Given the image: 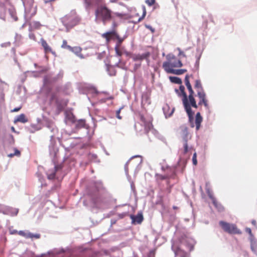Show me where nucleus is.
Here are the masks:
<instances>
[{
	"label": "nucleus",
	"mask_w": 257,
	"mask_h": 257,
	"mask_svg": "<svg viewBox=\"0 0 257 257\" xmlns=\"http://www.w3.org/2000/svg\"><path fill=\"white\" fill-rule=\"evenodd\" d=\"M189 76L186 75L185 78V84L188 90L189 95L187 96L185 92V87L184 86L181 85L179 89L183 96L182 102L184 107L189 117L191 118L194 114L191 109V107L197 108H198V105L194 98V92L189 82Z\"/></svg>",
	"instance_id": "nucleus-1"
},
{
	"label": "nucleus",
	"mask_w": 257,
	"mask_h": 257,
	"mask_svg": "<svg viewBox=\"0 0 257 257\" xmlns=\"http://www.w3.org/2000/svg\"><path fill=\"white\" fill-rule=\"evenodd\" d=\"M183 65L181 60L174 55L169 54L166 56V61L163 63L162 67L167 73L172 71L174 68L181 67Z\"/></svg>",
	"instance_id": "nucleus-2"
},
{
	"label": "nucleus",
	"mask_w": 257,
	"mask_h": 257,
	"mask_svg": "<svg viewBox=\"0 0 257 257\" xmlns=\"http://www.w3.org/2000/svg\"><path fill=\"white\" fill-rule=\"evenodd\" d=\"M50 101H54L57 108L59 110H62L68 103V99L62 98L61 94V89L57 87L55 91L51 93L50 98Z\"/></svg>",
	"instance_id": "nucleus-3"
},
{
	"label": "nucleus",
	"mask_w": 257,
	"mask_h": 257,
	"mask_svg": "<svg viewBox=\"0 0 257 257\" xmlns=\"http://www.w3.org/2000/svg\"><path fill=\"white\" fill-rule=\"evenodd\" d=\"M222 229L229 234H241V231L239 229L235 224L229 223L223 221L219 222Z\"/></svg>",
	"instance_id": "nucleus-4"
},
{
	"label": "nucleus",
	"mask_w": 257,
	"mask_h": 257,
	"mask_svg": "<svg viewBox=\"0 0 257 257\" xmlns=\"http://www.w3.org/2000/svg\"><path fill=\"white\" fill-rule=\"evenodd\" d=\"M61 21L68 30L71 29L78 23V20L75 17H62Z\"/></svg>",
	"instance_id": "nucleus-5"
},
{
	"label": "nucleus",
	"mask_w": 257,
	"mask_h": 257,
	"mask_svg": "<svg viewBox=\"0 0 257 257\" xmlns=\"http://www.w3.org/2000/svg\"><path fill=\"white\" fill-rule=\"evenodd\" d=\"M151 54L149 52H145L142 54H134L131 55V58L134 61H142L145 60L147 61L148 63H149V58Z\"/></svg>",
	"instance_id": "nucleus-6"
},
{
	"label": "nucleus",
	"mask_w": 257,
	"mask_h": 257,
	"mask_svg": "<svg viewBox=\"0 0 257 257\" xmlns=\"http://www.w3.org/2000/svg\"><path fill=\"white\" fill-rule=\"evenodd\" d=\"M197 95L199 99L198 105H204L206 109H209L208 101L207 99L205 91L198 92Z\"/></svg>",
	"instance_id": "nucleus-7"
},
{
	"label": "nucleus",
	"mask_w": 257,
	"mask_h": 257,
	"mask_svg": "<svg viewBox=\"0 0 257 257\" xmlns=\"http://www.w3.org/2000/svg\"><path fill=\"white\" fill-rule=\"evenodd\" d=\"M102 37L106 39L107 42H109L110 40L114 38H118V35L116 30L113 29L111 31L105 33L102 35Z\"/></svg>",
	"instance_id": "nucleus-8"
},
{
	"label": "nucleus",
	"mask_w": 257,
	"mask_h": 257,
	"mask_svg": "<svg viewBox=\"0 0 257 257\" xmlns=\"http://www.w3.org/2000/svg\"><path fill=\"white\" fill-rule=\"evenodd\" d=\"M111 11L105 7H99L96 11V16H111Z\"/></svg>",
	"instance_id": "nucleus-9"
},
{
	"label": "nucleus",
	"mask_w": 257,
	"mask_h": 257,
	"mask_svg": "<svg viewBox=\"0 0 257 257\" xmlns=\"http://www.w3.org/2000/svg\"><path fill=\"white\" fill-rule=\"evenodd\" d=\"M18 234L21 236H22L26 238H39L40 235L39 234H33L29 231H25L23 230L19 231Z\"/></svg>",
	"instance_id": "nucleus-10"
},
{
	"label": "nucleus",
	"mask_w": 257,
	"mask_h": 257,
	"mask_svg": "<svg viewBox=\"0 0 257 257\" xmlns=\"http://www.w3.org/2000/svg\"><path fill=\"white\" fill-rule=\"evenodd\" d=\"M180 133L181 137L183 139V142H185V141H188V140L190 138L188 133V128L185 126H181L180 127Z\"/></svg>",
	"instance_id": "nucleus-11"
},
{
	"label": "nucleus",
	"mask_w": 257,
	"mask_h": 257,
	"mask_svg": "<svg viewBox=\"0 0 257 257\" xmlns=\"http://www.w3.org/2000/svg\"><path fill=\"white\" fill-rule=\"evenodd\" d=\"M141 120L144 123L145 128L146 132H148L153 128V124L152 123V119L147 120L144 116L141 115L140 116Z\"/></svg>",
	"instance_id": "nucleus-12"
},
{
	"label": "nucleus",
	"mask_w": 257,
	"mask_h": 257,
	"mask_svg": "<svg viewBox=\"0 0 257 257\" xmlns=\"http://www.w3.org/2000/svg\"><path fill=\"white\" fill-rule=\"evenodd\" d=\"M131 218L132 220L133 223H138L140 224L143 220V216L142 213H139L137 215H132L131 216Z\"/></svg>",
	"instance_id": "nucleus-13"
},
{
	"label": "nucleus",
	"mask_w": 257,
	"mask_h": 257,
	"mask_svg": "<svg viewBox=\"0 0 257 257\" xmlns=\"http://www.w3.org/2000/svg\"><path fill=\"white\" fill-rule=\"evenodd\" d=\"M41 42L42 47L44 49V52L46 54L49 53H52V54H55V52H53L51 48L49 46L47 42L43 39H41Z\"/></svg>",
	"instance_id": "nucleus-14"
},
{
	"label": "nucleus",
	"mask_w": 257,
	"mask_h": 257,
	"mask_svg": "<svg viewBox=\"0 0 257 257\" xmlns=\"http://www.w3.org/2000/svg\"><path fill=\"white\" fill-rule=\"evenodd\" d=\"M136 11L137 16H146L147 14L146 7L144 6L139 7Z\"/></svg>",
	"instance_id": "nucleus-15"
},
{
	"label": "nucleus",
	"mask_w": 257,
	"mask_h": 257,
	"mask_svg": "<svg viewBox=\"0 0 257 257\" xmlns=\"http://www.w3.org/2000/svg\"><path fill=\"white\" fill-rule=\"evenodd\" d=\"M70 51L74 53L76 55L81 58H83V56L81 54L82 49L80 47H72L70 50Z\"/></svg>",
	"instance_id": "nucleus-16"
},
{
	"label": "nucleus",
	"mask_w": 257,
	"mask_h": 257,
	"mask_svg": "<svg viewBox=\"0 0 257 257\" xmlns=\"http://www.w3.org/2000/svg\"><path fill=\"white\" fill-rule=\"evenodd\" d=\"M202 121V117H201L200 112H197L195 118L196 128L197 130L199 129Z\"/></svg>",
	"instance_id": "nucleus-17"
},
{
	"label": "nucleus",
	"mask_w": 257,
	"mask_h": 257,
	"mask_svg": "<svg viewBox=\"0 0 257 257\" xmlns=\"http://www.w3.org/2000/svg\"><path fill=\"white\" fill-rule=\"evenodd\" d=\"M28 121L24 114H21L15 119L14 122H20L22 123H26Z\"/></svg>",
	"instance_id": "nucleus-18"
},
{
	"label": "nucleus",
	"mask_w": 257,
	"mask_h": 257,
	"mask_svg": "<svg viewBox=\"0 0 257 257\" xmlns=\"http://www.w3.org/2000/svg\"><path fill=\"white\" fill-rule=\"evenodd\" d=\"M195 88L196 89L197 93L198 92L204 91V89L202 87L201 81L200 80H196L195 81V84L194 86Z\"/></svg>",
	"instance_id": "nucleus-19"
},
{
	"label": "nucleus",
	"mask_w": 257,
	"mask_h": 257,
	"mask_svg": "<svg viewBox=\"0 0 257 257\" xmlns=\"http://www.w3.org/2000/svg\"><path fill=\"white\" fill-rule=\"evenodd\" d=\"M250 242V247L252 251L255 252L256 250L257 247V242L255 240V238H252L249 239Z\"/></svg>",
	"instance_id": "nucleus-20"
},
{
	"label": "nucleus",
	"mask_w": 257,
	"mask_h": 257,
	"mask_svg": "<svg viewBox=\"0 0 257 257\" xmlns=\"http://www.w3.org/2000/svg\"><path fill=\"white\" fill-rule=\"evenodd\" d=\"M43 25H41L39 22H33L30 24L31 29L35 30H38L41 28Z\"/></svg>",
	"instance_id": "nucleus-21"
},
{
	"label": "nucleus",
	"mask_w": 257,
	"mask_h": 257,
	"mask_svg": "<svg viewBox=\"0 0 257 257\" xmlns=\"http://www.w3.org/2000/svg\"><path fill=\"white\" fill-rule=\"evenodd\" d=\"M59 168H60V167L59 166H56L54 168V171H53L52 173H50L48 174V178L49 179H54L55 177L56 172Z\"/></svg>",
	"instance_id": "nucleus-22"
},
{
	"label": "nucleus",
	"mask_w": 257,
	"mask_h": 257,
	"mask_svg": "<svg viewBox=\"0 0 257 257\" xmlns=\"http://www.w3.org/2000/svg\"><path fill=\"white\" fill-rule=\"evenodd\" d=\"M187 71L186 69H173L172 71H170L169 73L174 74L176 75H181Z\"/></svg>",
	"instance_id": "nucleus-23"
},
{
	"label": "nucleus",
	"mask_w": 257,
	"mask_h": 257,
	"mask_svg": "<svg viewBox=\"0 0 257 257\" xmlns=\"http://www.w3.org/2000/svg\"><path fill=\"white\" fill-rule=\"evenodd\" d=\"M170 81L174 83L178 84H181L182 83V80L181 79L176 76H171L170 77Z\"/></svg>",
	"instance_id": "nucleus-24"
},
{
	"label": "nucleus",
	"mask_w": 257,
	"mask_h": 257,
	"mask_svg": "<svg viewBox=\"0 0 257 257\" xmlns=\"http://www.w3.org/2000/svg\"><path fill=\"white\" fill-rule=\"evenodd\" d=\"M156 177L157 180H163L169 179L170 177V176L168 174L163 175L161 174H156Z\"/></svg>",
	"instance_id": "nucleus-25"
},
{
	"label": "nucleus",
	"mask_w": 257,
	"mask_h": 257,
	"mask_svg": "<svg viewBox=\"0 0 257 257\" xmlns=\"http://www.w3.org/2000/svg\"><path fill=\"white\" fill-rule=\"evenodd\" d=\"M6 138L9 141V143L10 145H13L15 143V139L12 135L9 134L6 137Z\"/></svg>",
	"instance_id": "nucleus-26"
},
{
	"label": "nucleus",
	"mask_w": 257,
	"mask_h": 257,
	"mask_svg": "<svg viewBox=\"0 0 257 257\" xmlns=\"http://www.w3.org/2000/svg\"><path fill=\"white\" fill-rule=\"evenodd\" d=\"M61 47L63 49H66L69 50V51L71 49V47L68 45H67V41L64 40L62 42V44L61 45Z\"/></svg>",
	"instance_id": "nucleus-27"
},
{
	"label": "nucleus",
	"mask_w": 257,
	"mask_h": 257,
	"mask_svg": "<svg viewBox=\"0 0 257 257\" xmlns=\"http://www.w3.org/2000/svg\"><path fill=\"white\" fill-rule=\"evenodd\" d=\"M21 152L17 149H15V153L9 154L8 156L9 157L12 158L14 156H20Z\"/></svg>",
	"instance_id": "nucleus-28"
},
{
	"label": "nucleus",
	"mask_w": 257,
	"mask_h": 257,
	"mask_svg": "<svg viewBox=\"0 0 257 257\" xmlns=\"http://www.w3.org/2000/svg\"><path fill=\"white\" fill-rule=\"evenodd\" d=\"M85 7L86 9H89L92 5V3L91 0H84Z\"/></svg>",
	"instance_id": "nucleus-29"
},
{
	"label": "nucleus",
	"mask_w": 257,
	"mask_h": 257,
	"mask_svg": "<svg viewBox=\"0 0 257 257\" xmlns=\"http://www.w3.org/2000/svg\"><path fill=\"white\" fill-rule=\"evenodd\" d=\"M114 50H115V53L117 56H120V57L121 56V55H122V53L121 51L119 49L118 45L115 46V47L114 48Z\"/></svg>",
	"instance_id": "nucleus-30"
},
{
	"label": "nucleus",
	"mask_w": 257,
	"mask_h": 257,
	"mask_svg": "<svg viewBox=\"0 0 257 257\" xmlns=\"http://www.w3.org/2000/svg\"><path fill=\"white\" fill-rule=\"evenodd\" d=\"M245 231L248 233L249 235V239L254 238L253 234L252 233L251 230L250 228L246 227L245 228Z\"/></svg>",
	"instance_id": "nucleus-31"
},
{
	"label": "nucleus",
	"mask_w": 257,
	"mask_h": 257,
	"mask_svg": "<svg viewBox=\"0 0 257 257\" xmlns=\"http://www.w3.org/2000/svg\"><path fill=\"white\" fill-rule=\"evenodd\" d=\"M184 154H186L188 152V146L187 141L183 142Z\"/></svg>",
	"instance_id": "nucleus-32"
},
{
	"label": "nucleus",
	"mask_w": 257,
	"mask_h": 257,
	"mask_svg": "<svg viewBox=\"0 0 257 257\" xmlns=\"http://www.w3.org/2000/svg\"><path fill=\"white\" fill-rule=\"evenodd\" d=\"M207 194H208V196H209V197H210V198L212 200L213 204H214L215 206H216V205H217V203H216V201H215V200L214 198L213 197V196H212V195L211 193H210V192L209 191V190H207Z\"/></svg>",
	"instance_id": "nucleus-33"
},
{
	"label": "nucleus",
	"mask_w": 257,
	"mask_h": 257,
	"mask_svg": "<svg viewBox=\"0 0 257 257\" xmlns=\"http://www.w3.org/2000/svg\"><path fill=\"white\" fill-rule=\"evenodd\" d=\"M192 162L194 165H196L197 164V154L195 152L193 154L192 157Z\"/></svg>",
	"instance_id": "nucleus-34"
},
{
	"label": "nucleus",
	"mask_w": 257,
	"mask_h": 257,
	"mask_svg": "<svg viewBox=\"0 0 257 257\" xmlns=\"http://www.w3.org/2000/svg\"><path fill=\"white\" fill-rule=\"evenodd\" d=\"M145 3L148 6H152L155 4L156 0H146Z\"/></svg>",
	"instance_id": "nucleus-35"
},
{
	"label": "nucleus",
	"mask_w": 257,
	"mask_h": 257,
	"mask_svg": "<svg viewBox=\"0 0 257 257\" xmlns=\"http://www.w3.org/2000/svg\"><path fill=\"white\" fill-rule=\"evenodd\" d=\"M123 108V107H120L118 110L116 111V117L119 119H121L122 117L120 115V112L121 110Z\"/></svg>",
	"instance_id": "nucleus-36"
},
{
	"label": "nucleus",
	"mask_w": 257,
	"mask_h": 257,
	"mask_svg": "<svg viewBox=\"0 0 257 257\" xmlns=\"http://www.w3.org/2000/svg\"><path fill=\"white\" fill-rule=\"evenodd\" d=\"M179 255L180 257H190V255L188 253H187L186 252L182 250L180 251Z\"/></svg>",
	"instance_id": "nucleus-37"
},
{
	"label": "nucleus",
	"mask_w": 257,
	"mask_h": 257,
	"mask_svg": "<svg viewBox=\"0 0 257 257\" xmlns=\"http://www.w3.org/2000/svg\"><path fill=\"white\" fill-rule=\"evenodd\" d=\"M29 37L30 39L31 40H33L34 41H36V37L35 36V35L33 33H30L29 35Z\"/></svg>",
	"instance_id": "nucleus-38"
},
{
	"label": "nucleus",
	"mask_w": 257,
	"mask_h": 257,
	"mask_svg": "<svg viewBox=\"0 0 257 257\" xmlns=\"http://www.w3.org/2000/svg\"><path fill=\"white\" fill-rule=\"evenodd\" d=\"M145 27L149 29L150 30H151V31L152 32V33H154L155 32V29L154 28H152V27H151V26L150 25H145Z\"/></svg>",
	"instance_id": "nucleus-39"
},
{
	"label": "nucleus",
	"mask_w": 257,
	"mask_h": 257,
	"mask_svg": "<svg viewBox=\"0 0 257 257\" xmlns=\"http://www.w3.org/2000/svg\"><path fill=\"white\" fill-rule=\"evenodd\" d=\"M22 108V106H20L18 107L15 108L14 109L11 110V112H17L19 111Z\"/></svg>",
	"instance_id": "nucleus-40"
},
{
	"label": "nucleus",
	"mask_w": 257,
	"mask_h": 257,
	"mask_svg": "<svg viewBox=\"0 0 257 257\" xmlns=\"http://www.w3.org/2000/svg\"><path fill=\"white\" fill-rule=\"evenodd\" d=\"M116 39L118 40V44H117L116 45H118L119 46V45L121 44V43L123 41V39L120 38V37L119 36H118V38H116Z\"/></svg>",
	"instance_id": "nucleus-41"
},
{
	"label": "nucleus",
	"mask_w": 257,
	"mask_h": 257,
	"mask_svg": "<svg viewBox=\"0 0 257 257\" xmlns=\"http://www.w3.org/2000/svg\"><path fill=\"white\" fill-rule=\"evenodd\" d=\"M178 51H179V55H182L183 56V57H186V55L183 52H182L181 49L180 48H178Z\"/></svg>",
	"instance_id": "nucleus-42"
},
{
	"label": "nucleus",
	"mask_w": 257,
	"mask_h": 257,
	"mask_svg": "<svg viewBox=\"0 0 257 257\" xmlns=\"http://www.w3.org/2000/svg\"><path fill=\"white\" fill-rule=\"evenodd\" d=\"M141 64H136L135 65L134 69L136 70L137 69H138L141 66Z\"/></svg>",
	"instance_id": "nucleus-43"
},
{
	"label": "nucleus",
	"mask_w": 257,
	"mask_h": 257,
	"mask_svg": "<svg viewBox=\"0 0 257 257\" xmlns=\"http://www.w3.org/2000/svg\"><path fill=\"white\" fill-rule=\"evenodd\" d=\"M104 0H93V1H94V2L96 4H99L100 3H101L103 2Z\"/></svg>",
	"instance_id": "nucleus-44"
},
{
	"label": "nucleus",
	"mask_w": 257,
	"mask_h": 257,
	"mask_svg": "<svg viewBox=\"0 0 257 257\" xmlns=\"http://www.w3.org/2000/svg\"><path fill=\"white\" fill-rule=\"evenodd\" d=\"M142 99H143V101H144L145 99H146V101H147L149 99V97L147 95H145L143 96Z\"/></svg>",
	"instance_id": "nucleus-45"
},
{
	"label": "nucleus",
	"mask_w": 257,
	"mask_h": 257,
	"mask_svg": "<svg viewBox=\"0 0 257 257\" xmlns=\"http://www.w3.org/2000/svg\"><path fill=\"white\" fill-rule=\"evenodd\" d=\"M18 232L17 230H13L10 231V233L12 234H15L18 233Z\"/></svg>",
	"instance_id": "nucleus-46"
},
{
	"label": "nucleus",
	"mask_w": 257,
	"mask_h": 257,
	"mask_svg": "<svg viewBox=\"0 0 257 257\" xmlns=\"http://www.w3.org/2000/svg\"><path fill=\"white\" fill-rule=\"evenodd\" d=\"M111 17H104L103 22H105L106 21L110 20Z\"/></svg>",
	"instance_id": "nucleus-47"
},
{
	"label": "nucleus",
	"mask_w": 257,
	"mask_h": 257,
	"mask_svg": "<svg viewBox=\"0 0 257 257\" xmlns=\"http://www.w3.org/2000/svg\"><path fill=\"white\" fill-rule=\"evenodd\" d=\"M124 53L125 54V55L126 56H130L131 57V55L132 54H131L130 53L128 52H125Z\"/></svg>",
	"instance_id": "nucleus-48"
},
{
	"label": "nucleus",
	"mask_w": 257,
	"mask_h": 257,
	"mask_svg": "<svg viewBox=\"0 0 257 257\" xmlns=\"http://www.w3.org/2000/svg\"><path fill=\"white\" fill-rule=\"evenodd\" d=\"M149 257H155V255L153 253H150Z\"/></svg>",
	"instance_id": "nucleus-49"
},
{
	"label": "nucleus",
	"mask_w": 257,
	"mask_h": 257,
	"mask_svg": "<svg viewBox=\"0 0 257 257\" xmlns=\"http://www.w3.org/2000/svg\"><path fill=\"white\" fill-rule=\"evenodd\" d=\"M145 17H140L139 20H138V22H140L142 20H143L144 19Z\"/></svg>",
	"instance_id": "nucleus-50"
},
{
	"label": "nucleus",
	"mask_w": 257,
	"mask_h": 257,
	"mask_svg": "<svg viewBox=\"0 0 257 257\" xmlns=\"http://www.w3.org/2000/svg\"><path fill=\"white\" fill-rule=\"evenodd\" d=\"M251 223H252L253 225H255V223H256V221H255V220H252V221H251Z\"/></svg>",
	"instance_id": "nucleus-51"
},
{
	"label": "nucleus",
	"mask_w": 257,
	"mask_h": 257,
	"mask_svg": "<svg viewBox=\"0 0 257 257\" xmlns=\"http://www.w3.org/2000/svg\"><path fill=\"white\" fill-rule=\"evenodd\" d=\"M113 26L114 28H115L117 26V25L115 24V22L113 23Z\"/></svg>",
	"instance_id": "nucleus-52"
},
{
	"label": "nucleus",
	"mask_w": 257,
	"mask_h": 257,
	"mask_svg": "<svg viewBox=\"0 0 257 257\" xmlns=\"http://www.w3.org/2000/svg\"><path fill=\"white\" fill-rule=\"evenodd\" d=\"M173 208L174 209H177L178 208V207H177V206H174L173 207Z\"/></svg>",
	"instance_id": "nucleus-53"
},
{
	"label": "nucleus",
	"mask_w": 257,
	"mask_h": 257,
	"mask_svg": "<svg viewBox=\"0 0 257 257\" xmlns=\"http://www.w3.org/2000/svg\"><path fill=\"white\" fill-rule=\"evenodd\" d=\"M12 130L13 131V132H15V129L14 128V126H12V128H11Z\"/></svg>",
	"instance_id": "nucleus-54"
},
{
	"label": "nucleus",
	"mask_w": 257,
	"mask_h": 257,
	"mask_svg": "<svg viewBox=\"0 0 257 257\" xmlns=\"http://www.w3.org/2000/svg\"><path fill=\"white\" fill-rule=\"evenodd\" d=\"M193 246L191 245L190 246V250L191 251L192 250H193Z\"/></svg>",
	"instance_id": "nucleus-55"
},
{
	"label": "nucleus",
	"mask_w": 257,
	"mask_h": 257,
	"mask_svg": "<svg viewBox=\"0 0 257 257\" xmlns=\"http://www.w3.org/2000/svg\"><path fill=\"white\" fill-rule=\"evenodd\" d=\"M76 12L74 11H73V13H72V14H73V15H75V14H76Z\"/></svg>",
	"instance_id": "nucleus-56"
},
{
	"label": "nucleus",
	"mask_w": 257,
	"mask_h": 257,
	"mask_svg": "<svg viewBox=\"0 0 257 257\" xmlns=\"http://www.w3.org/2000/svg\"><path fill=\"white\" fill-rule=\"evenodd\" d=\"M16 21L17 20V17H16V19H15Z\"/></svg>",
	"instance_id": "nucleus-57"
}]
</instances>
